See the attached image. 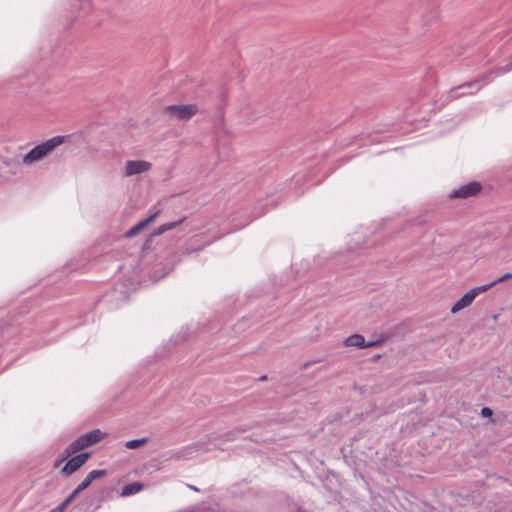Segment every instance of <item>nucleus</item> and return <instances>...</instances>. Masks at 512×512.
Here are the masks:
<instances>
[{"label": "nucleus", "instance_id": "7", "mask_svg": "<svg viewBox=\"0 0 512 512\" xmlns=\"http://www.w3.org/2000/svg\"><path fill=\"white\" fill-rule=\"evenodd\" d=\"M481 190V185L478 182H471L465 184L458 189H455L451 193V197L454 198H467L476 195Z\"/></svg>", "mask_w": 512, "mask_h": 512}, {"label": "nucleus", "instance_id": "9", "mask_svg": "<svg viewBox=\"0 0 512 512\" xmlns=\"http://www.w3.org/2000/svg\"><path fill=\"white\" fill-rule=\"evenodd\" d=\"M344 345L347 347L368 348L374 346L375 342L366 343L362 335L353 334L345 340Z\"/></svg>", "mask_w": 512, "mask_h": 512}, {"label": "nucleus", "instance_id": "10", "mask_svg": "<svg viewBox=\"0 0 512 512\" xmlns=\"http://www.w3.org/2000/svg\"><path fill=\"white\" fill-rule=\"evenodd\" d=\"M86 447H89L87 441H86V438L84 435H81L80 437H78L76 440H74L65 450V453H66V456H71L83 449H85Z\"/></svg>", "mask_w": 512, "mask_h": 512}, {"label": "nucleus", "instance_id": "6", "mask_svg": "<svg viewBox=\"0 0 512 512\" xmlns=\"http://www.w3.org/2000/svg\"><path fill=\"white\" fill-rule=\"evenodd\" d=\"M90 453L84 452L79 455H76L68 460L65 466L62 468V473L70 475L80 469L86 461L89 459Z\"/></svg>", "mask_w": 512, "mask_h": 512}, {"label": "nucleus", "instance_id": "12", "mask_svg": "<svg viewBox=\"0 0 512 512\" xmlns=\"http://www.w3.org/2000/svg\"><path fill=\"white\" fill-rule=\"evenodd\" d=\"M143 489V485L140 482H132L125 485L120 493L121 497H128L137 494Z\"/></svg>", "mask_w": 512, "mask_h": 512}, {"label": "nucleus", "instance_id": "13", "mask_svg": "<svg viewBox=\"0 0 512 512\" xmlns=\"http://www.w3.org/2000/svg\"><path fill=\"white\" fill-rule=\"evenodd\" d=\"M148 442L147 438L133 439L125 443V447L128 449H137Z\"/></svg>", "mask_w": 512, "mask_h": 512}, {"label": "nucleus", "instance_id": "4", "mask_svg": "<svg viewBox=\"0 0 512 512\" xmlns=\"http://www.w3.org/2000/svg\"><path fill=\"white\" fill-rule=\"evenodd\" d=\"M106 473V470H92L91 472H89L86 478L72 491L69 497L61 504V508L67 506L68 503H70V501L76 495H78L80 492L88 488L94 480L105 476Z\"/></svg>", "mask_w": 512, "mask_h": 512}, {"label": "nucleus", "instance_id": "2", "mask_svg": "<svg viewBox=\"0 0 512 512\" xmlns=\"http://www.w3.org/2000/svg\"><path fill=\"white\" fill-rule=\"evenodd\" d=\"M198 112L195 104L169 105L164 108V113L177 120H189Z\"/></svg>", "mask_w": 512, "mask_h": 512}, {"label": "nucleus", "instance_id": "14", "mask_svg": "<svg viewBox=\"0 0 512 512\" xmlns=\"http://www.w3.org/2000/svg\"><path fill=\"white\" fill-rule=\"evenodd\" d=\"M511 278H512V273H505V274H504V275H502L500 278H498V279L494 280V281H493V282H491V283H488L487 285H491V288H492V287H493V286H495L496 284L501 283V282H504V281H506V280H508V279H511Z\"/></svg>", "mask_w": 512, "mask_h": 512}, {"label": "nucleus", "instance_id": "1", "mask_svg": "<svg viewBox=\"0 0 512 512\" xmlns=\"http://www.w3.org/2000/svg\"><path fill=\"white\" fill-rule=\"evenodd\" d=\"M66 140V136H54L47 141L35 146L24 157L23 163L25 165H32L48 157L57 147L62 145Z\"/></svg>", "mask_w": 512, "mask_h": 512}, {"label": "nucleus", "instance_id": "5", "mask_svg": "<svg viewBox=\"0 0 512 512\" xmlns=\"http://www.w3.org/2000/svg\"><path fill=\"white\" fill-rule=\"evenodd\" d=\"M152 165L146 160H129L125 164L124 176L131 177L134 175L148 172Z\"/></svg>", "mask_w": 512, "mask_h": 512}, {"label": "nucleus", "instance_id": "15", "mask_svg": "<svg viewBox=\"0 0 512 512\" xmlns=\"http://www.w3.org/2000/svg\"><path fill=\"white\" fill-rule=\"evenodd\" d=\"M183 220L184 219H180L179 221H176V222H170V223L163 224L164 225V229L166 231H169V230L177 227L178 225H180L183 222Z\"/></svg>", "mask_w": 512, "mask_h": 512}, {"label": "nucleus", "instance_id": "3", "mask_svg": "<svg viewBox=\"0 0 512 512\" xmlns=\"http://www.w3.org/2000/svg\"><path fill=\"white\" fill-rule=\"evenodd\" d=\"M491 288V285H482L478 287H474L465 293L451 308L452 313H457L460 310L468 307L472 304L474 299L480 294L488 291Z\"/></svg>", "mask_w": 512, "mask_h": 512}, {"label": "nucleus", "instance_id": "17", "mask_svg": "<svg viewBox=\"0 0 512 512\" xmlns=\"http://www.w3.org/2000/svg\"><path fill=\"white\" fill-rule=\"evenodd\" d=\"M166 232V230L164 229V225H161L157 228V230L154 232V235H160L162 233Z\"/></svg>", "mask_w": 512, "mask_h": 512}, {"label": "nucleus", "instance_id": "16", "mask_svg": "<svg viewBox=\"0 0 512 512\" xmlns=\"http://www.w3.org/2000/svg\"><path fill=\"white\" fill-rule=\"evenodd\" d=\"M481 414L485 417H488V416H491L492 415V410L488 407H484L482 408L481 410Z\"/></svg>", "mask_w": 512, "mask_h": 512}, {"label": "nucleus", "instance_id": "11", "mask_svg": "<svg viewBox=\"0 0 512 512\" xmlns=\"http://www.w3.org/2000/svg\"><path fill=\"white\" fill-rule=\"evenodd\" d=\"M89 446L94 445L104 439L107 434L102 432L100 429H94L88 433L83 434Z\"/></svg>", "mask_w": 512, "mask_h": 512}, {"label": "nucleus", "instance_id": "8", "mask_svg": "<svg viewBox=\"0 0 512 512\" xmlns=\"http://www.w3.org/2000/svg\"><path fill=\"white\" fill-rule=\"evenodd\" d=\"M159 214V211H156L154 214H152L151 216H149L148 218L140 221L139 223H137L136 225H134L133 227H131L126 233H125V237L127 238H132L134 236H136L138 233H140L145 227H147L151 222H153L155 220V218L158 216Z\"/></svg>", "mask_w": 512, "mask_h": 512}]
</instances>
